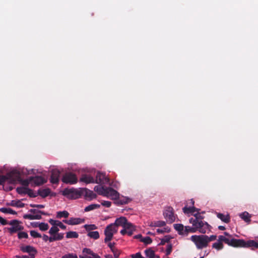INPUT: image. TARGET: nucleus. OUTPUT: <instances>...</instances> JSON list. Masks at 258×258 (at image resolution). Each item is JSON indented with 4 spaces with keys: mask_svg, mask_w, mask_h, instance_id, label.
<instances>
[{
    "mask_svg": "<svg viewBox=\"0 0 258 258\" xmlns=\"http://www.w3.org/2000/svg\"><path fill=\"white\" fill-rule=\"evenodd\" d=\"M189 221L192 224V226L195 227L196 232L199 231L200 233L205 234L208 231H210V225L203 220L199 221L197 219L191 218Z\"/></svg>",
    "mask_w": 258,
    "mask_h": 258,
    "instance_id": "f257e3e1",
    "label": "nucleus"
},
{
    "mask_svg": "<svg viewBox=\"0 0 258 258\" xmlns=\"http://www.w3.org/2000/svg\"><path fill=\"white\" fill-rule=\"evenodd\" d=\"M208 236L206 235H192L190 240L196 244L198 249H201L208 246V243L206 238Z\"/></svg>",
    "mask_w": 258,
    "mask_h": 258,
    "instance_id": "f03ea898",
    "label": "nucleus"
},
{
    "mask_svg": "<svg viewBox=\"0 0 258 258\" xmlns=\"http://www.w3.org/2000/svg\"><path fill=\"white\" fill-rule=\"evenodd\" d=\"M21 224L22 222L18 220H12L9 222L8 221V225L12 226V227L7 228V229L11 234H13L24 229V227Z\"/></svg>",
    "mask_w": 258,
    "mask_h": 258,
    "instance_id": "7ed1b4c3",
    "label": "nucleus"
},
{
    "mask_svg": "<svg viewBox=\"0 0 258 258\" xmlns=\"http://www.w3.org/2000/svg\"><path fill=\"white\" fill-rule=\"evenodd\" d=\"M221 240L223 241V242L227 244L228 245L233 247H242L244 245L245 241L243 239H237L235 238H229L225 236L220 238Z\"/></svg>",
    "mask_w": 258,
    "mask_h": 258,
    "instance_id": "20e7f679",
    "label": "nucleus"
},
{
    "mask_svg": "<svg viewBox=\"0 0 258 258\" xmlns=\"http://www.w3.org/2000/svg\"><path fill=\"white\" fill-rule=\"evenodd\" d=\"M117 231V228H116L114 224H110L108 225L105 229L104 234L105 238L104 242L105 243L110 241L113 237V234Z\"/></svg>",
    "mask_w": 258,
    "mask_h": 258,
    "instance_id": "39448f33",
    "label": "nucleus"
},
{
    "mask_svg": "<svg viewBox=\"0 0 258 258\" xmlns=\"http://www.w3.org/2000/svg\"><path fill=\"white\" fill-rule=\"evenodd\" d=\"M62 194L69 199H76L81 196L80 192L73 188H65L62 191Z\"/></svg>",
    "mask_w": 258,
    "mask_h": 258,
    "instance_id": "423d86ee",
    "label": "nucleus"
},
{
    "mask_svg": "<svg viewBox=\"0 0 258 258\" xmlns=\"http://www.w3.org/2000/svg\"><path fill=\"white\" fill-rule=\"evenodd\" d=\"M62 181L65 183L73 184L77 182L78 179L75 174L67 172L62 176Z\"/></svg>",
    "mask_w": 258,
    "mask_h": 258,
    "instance_id": "0eeeda50",
    "label": "nucleus"
},
{
    "mask_svg": "<svg viewBox=\"0 0 258 258\" xmlns=\"http://www.w3.org/2000/svg\"><path fill=\"white\" fill-rule=\"evenodd\" d=\"M7 181L10 183H15L16 182L13 172L8 173L6 175H0V185H3Z\"/></svg>",
    "mask_w": 258,
    "mask_h": 258,
    "instance_id": "6e6552de",
    "label": "nucleus"
},
{
    "mask_svg": "<svg viewBox=\"0 0 258 258\" xmlns=\"http://www.w3.org/2000/svg\"><path fill=\"white\" fill-rule=\"evenodd\" d=\"M135 230L136 226L132 223L128 222L120 232L122 235H124L126 234L128 236H132Z\"/></svg>",
    "mask_w": 258,
    "mask_h": 258,
    "instance_id": "1a4fd4ad",
    "label": "nucleus"
},
{
    "mask_svg": "<svg viewBox=\"0 0 258 258\" xmlns=\"http://www.w3.org/2000/svg\"><path fill=\"white\" fill-rule=\"evenodd\" d=\"M103 196L110 198L112 200H115L118 198L119 193L111 187H106Z\"/></svg>",
    "mask_w": 258,
    "mask_h": 258,
    "instance_id": "9d476101",
    "label": "nucleus"
},
{
    "mask_svg": "<svg viewBox=\"0 0 258 258\" xmlns=\"http://www.w3.org/2000/svg\"><path fill=\"white\" fill-rule=\"evenodd\" d=\"M163 214L167 222L172 223L175 221V217L172 208L170 207H168L164 211Z\"/></svg>",
    "mask_w": 258,
    "mask_h": 258,
    "instance_id": "9b49d317",
    "label": "nucleus"
},
{
    "mask_svg": "<svg viewBox=\"0 0 258 258\" xmlns=\"http://www.w3.org/2000/svg\"><path fill=\"white\" fill-rule=\"evenodd\" d=\"M109 181V179L106 176L105 173L98 172L96 175L95 183L104 184Z\"/></svg>",
    "mask_w": 258,
    "mask_h": 258,
    "instance_id": "f8f14e48",
    "label": "nucleus"
},
{
    "mask_svg": "<svg viewBox=\"0 0 258 258\" xmlns=\"http://www.w3.org/2000/svg\"><path fill=\"white\" fill-rule=\"evenodd\" d=\"M20 249L23 252L28 253L29 254V255L31 257L32 254H33V258L35 257V255L37 253L36 249L31 245L21 246L20 247Z\"/></svg>",
    "mask_w": 258,
    "mask_h": 258,
    "instance_id": "ddd939ff",
    "label": "nucleus"
},
{
    "mask_svg": "<svg viewBox=\"0 0 258 258\" xmlns=\"http://www.w3.org/2000/svg\"><path fill=\"white\" fill-rule=\"evenodd\" d=\"M60 172L57 169H53L51 171L50 181L53 184L58 183L59 181Z\"/></svg>",
    "mask_w": 258,
    "mask_h": 258,
    "instance_id": "4468645a",
    "label": "nucleus"
},
{
    "mask_svg": "<svg viewBox=\"0 0 258 258\" xmlns=\"http://www.w3.org/2000/svg\"><path fill=\"white\" fill-rule=\"evenodd\" d=\"M30 181H32L35 185L39 186L46 182V180L41 176L30 177Z\"/></svg>",
    "mask_w": 258,
    "mask_h": 258,
    "instance_id": "2eb2a0df",
    "label": "nucleus"
},
{
    "mask_svg": "<svg viewBox=\"0 0 258 258\" xmlns=\"http://www.w3.org/2000/svg\"><path fill=\"white\" fill-rule=\"evenodd\" d=\"M62 221L67 224L73 225L82 223L84 220L79 218H71L69 220H63Z\"/></svg>",
    "mask_w": 258,
    "mask_h": 258,
    "instance_id": "dca6fc26",
    "label": "nucleus"
},
{
    "mask_svg": "<svg viewBox=\"0 0 258 258\" xmlns=\"http://www.w3.org/2000/svg\"><path fill=\"white\" fill-rule=\"evenodd\" d=\"M127 223V220L125 217H121L119 218H117L113 224L116 228L119 226H122L123 228Z\"/></svg>",
    "mask_w": 258,
    "mask_h": 258,
    "instance_id": "f3484780",
    "label": "nucleus"
},
{
    "mask_svg": "<svg viewBox=\"0 0 258 258\" xmlns=\"http://www.w3.org/2000/svg\"><path fill=\"white\" fill-rule=\"evenodd\" d=\"M80 181L87 184L95 183V179L92 176L87 174H83L80 178Z\"/></svg>",
    "mask_w": 258,
    "mask_h": 258,
    "instance_id": "a211bd4d",
    "label": "nucleus"
},
{
    "mask_svg": "<svg viewBox=\"0 0 258 258\" xmlns=\"http://www.w3.org/2000/svg\"><path fill=\"white\" fill-rule=\"evenodd\" d=\"M221 237H224V236H223V235L219 236H218V241L214 243L213 244V245H212V247L213 248H215V249H217V250H221L224 247V245H223V244L222 243L223 242V241L221 240L220 239V238Z\"/></svg>",
    "mask_w": 258,
    "mask_h": 258,
    "instance_id": "6ab92c4d",
    "label": "nucleus"
},
{
    "mask_svg": "<svg viewBox=\"0 0 258 258\" xmlns=\"http://www.w3.org/2000/svg\"><path fill=\"white\" fill-rule=\"evenodd\" d=\"M15 179H16V181H18L21 182V183L24 186V187H27L28 186L29 183L30 182H32V181H30V178L28 179H22L20 175L19 174L15 175H14Z\"/></svg>",
    "mask_w": 258,
    "mask_h": 258,
    "instance_id": "aec40b11",
    "label": "nucleus"
},
{
    "mask_svg": "<svg viewBox=\"0 0 258 258\" xmlns=\"http://www.w3.org/2000/svg\"><path fill=\"white\" fill-rule=\"evenodd\" d=\"M182 210L185 214L191 213L194 215L195 214L194 213L195 212H197V213L200 212V209H198L194 206H192V207H187L185 206L184 208H183Z\"/></svg>",
    "mask_w": 258,
    "mask_h": 258,
    "instance_id": "412c9836",
    "label": "nucleus"
},
{
    "mask_svg": "<svg viewBox=\"0 0 258 258\" xmlns=\"http://www.w3.org/2000/svg\"><path fill=\"white\" fill-rule=\"evenodd\" d=\"M49 223L51 224L53 226H58L61 229H63V230H65L66 229V226H65L64 225H63L60 221H58V220H53V219H50L48 221Z\"/></svg>",
    "mask_w": 258,
    "mask_h": 258,
    "instance_id": "4be33fe9",
    "label": "nucleus"
},
{
    "mask_svg": "<svg viewBox=\"0 0 258 258\" xmlns=\"http://www.w3.org/2000/svg\"><path fill=\"white\" fill-rule=\"evenodd\" d=\"M115 203L118 205H122L126 204L129 203L130 201V200L128 198L123 197L119 198V196H118V198L117 199L115 200Z\"/></svg>",
    "mask_w": 258,
    "mask_h": 258,
    "instance_id": "5701e85b",
    "label": "nucleus"
},
{
    "mask_svg": "<svg viewBox=\"0 0 258 258\" xmlns=\"http://www.w3.org/2000/svg\"><path fill=\"white\" fill-rule=\"evenodd\" d=\"M50 193V189L48 188L44 189H39L38 190V196H40L42 198L47 197Z\"/></svg>",
    "mask_w": 258,
    "mask_h": 258,
    "instance_id": "b1692460",
    "label": "nucleus"
},
{
    "mask_svg": "<svg viewBox=\"0 0 258 258\" xmlns=\"http://www.w3.org/2000/svg\"><path fill=\"white\" fill-rule=\"evenodd\" d=\"M243 247H254L258 248V243L254 240H248L246 242L245 241V244Z\"/></svg>",
    "mask_w": 258,
    "mask_h": 258,
    "instance_id": "393cba45",
    "label": "nucleus"
},
{
    "mask_svg": "<svg viewBox=\"0 0 258 258\" xmlns=\"http://www.w3.org/2000/svg\"><path fill=\"white\" fill-rule=\"evenodd\" d=\"M7 205L19 208H23L25 206V204L22 203L20 201L12 200L11 203H8Z\"/></svg>",
    "mask_w": 258,
    "mask_h": 258,
    "instance_id": "a878e982",
    "label": "nucleus"
},
{
    "mask_svg": "<svg viewBox=\"0 0 258 258\" xmlns=\"http://www.w3.org/2000/svg\"><path fill=\"white\" fill-rule=\"evenodd\" d=\"M23 218L25 219L39 220L42 218V217H41V215L40 214H36V215L25 214L23 216Z\"/></svg>",
    "mask_w": 258,
    "mask_h": 258,
    "instance_id": "bb28decb",
    "label": "nucleus"
},
{
    "mask_svg": "<svg viewBox=\"0 0 258 258\" xmlns=\"http://www.w3.org/2000/svg\"><path fill=\"white\" fill-rule=\"evenodd\" d=\"M217 216L218 218L226 223H228L230 222V218L229 215H224L222 213H218Z\"/></svg>",
    "mask_w": 258,
    "mask_h": 258,
    "instance_id": "cd10ccee",
    "label": "nucleus"
},
{
    "mask_svg": "<svg viewBox=\"0 0 258 258\" xmlns=\"http://www.w3.org/2000/svg\"><path fill=\"white\" fill-rule=\"evenodd\" d=\"M85 196L86 198H88L89 200L95 199L96 198V195L93 191L85 189Z\"/></svg>",
    "mask_w": 258,
    "mask_h": 258,
    "instance_id": "c85d7f7f",
    "label": "nucleus"
},
{
    "mask_svg": "<svg viewBox=\"0 0 258 258\" xmlns=\"http://www.w3.org/2000/svg\"><path fill=\"white\" fill-rule=\"evenodd\" d=\"M239 217L247 223L250 222V215L247 212H244L239 215Z\"/></svg>",
    "mask_w": 258,
    "mask_h": 258,
    "instance_id": "c756f323",
    "label": "nucleus"
},
{
    "mask_svg": "<svg viewBox=\"0 0 258 258\" xmlns=\"http://www.w3.org/2000/svg\"><path fill=\"white\" fill-rule=\"evenodd\" d=\"M174 228L176 231L178 232L179 234L184 235V227L182 224H174Z\"/></svg>",
    "mask_w": 258,
    "mask_h": 258,
    "instance_id": "7c9ffc66",
    "label": "nucleus"
},
{
    "mask_svg": "<svg viewBox=\"0 0 258 258\" xmlns=\"http://www.w3.org/2000/svg\"><path fill=\"white\" fill-rule=\"evenodd\" d=\"M94 190L96 191L99 195L104 196L106 187L96 185L94 187Z\"/></svg>",
    "mask_w": 258,
    "mask_h": 258,
    "instance_id": "2f4dec72",
    "label": "nucleus"
},
{
    "mask_svg": "<svg viewBox=\"0 0 258 258\" xmlns=\"http://www.w3.org/2000/svg\"><path fill=\"white\" fill-rule=\"evenodd\" d=\"M184 232V235L186 236L188 235V233H195L196 232V231L193 226H192V227L185 226Z\"/></svg>",
    "mask_w": 258,
    "mask_h": 258,
    "instance_id": "473e14b6",
    "label": "nucleus"
},
{
    "mask_svg": "<svg viewBox=\"0 0 258 258\" xmlns=\"http://www.w3.org/2000/svg\"><path fill=\"white\" fill-rule=\"evenodd\" d=\"M100 206L99 204H91L86 207H85L84 211L85 212H89L96 209L100 208Z\"/></svg>",
    "mask_w": 258,
    "mask_h": 258,
    "instance_id": "72a5a7b5",
    "label": "nucleus"
},
{
    "mask_svg": "<svg viewBox=\"0 0 258 258\" xmlns=\"http://www.w3.org/2000/svg\"><path fill=\"white\" fill-rule=\"evenodd\" d=\"M69 213L67 211H59L57 212L56 217L57 218H61L62 217L68 218L69 217Z\"/></svg>",
    "mask_w": 258,
    "mask_h": 258,
    "instance_id": "f704fd0d",
    "label": "nucleus"
},
{
    "mask_svg": "<svg viewBox=\"0 0 258 258\" xmlns=\"http://www.w3.org/2000/svg\"><path fill=\"white\" fill-rule=\"evenodd\" d=\"M0 212L4 213H9L13 215L17 214V212L11 208H0Z\"/></svg>",
    "mask_w": 258,
    "mask_h": 258,
    "instance_id": "c9c22d12",
    "label": "nucleus"
},
{
    "mask_svg": "<svg viewBox=\"0 0 258 258\" xmlns=\"http://www.w3.org/2000/svg\"><path fill=\"white\" fill-rule=\"evenodd\" d=\"M79 237V234L75 231H69L67 233L66 237L67 238H77Z\"/></svg>",
    "mask_w": 258,
    "mask_h": 258,
    "instance_id": "e433bc0d",
    "label": "nucleus"
},
{
    "mask_svg": "<svg viewBox=\"0 0 258 258\" xmlns=\"http://www.w3.org/2000/svg\"><path fill=\"white\" fill-rule=\"evenodd\" d=\"M88 236L94 239H97L99 238V233L98 231H91L88 233Z\"/></svg>",
    "mask_w": 258,
    "mask_h": 258,
    "instance_id": "4c0bfd02",
    "label": "nucleus"
},
{
    "mask_svg": "<svg viewBox=\"0 0 258 258\" xmlns=\"http://www.w3.org/2000/svg\"><path fill=\"white\" fill-rule=\"evenodd\" d=\"M145 253L146 255L149 258H153L155 255L154 251L151 248L146 249L145 250Z\"/></svg>",
    "mask_w": 258,
    "mask_h": 258,
    "instance_id": "58836bf2",
    "label": "nucleus"
},
{
    "mask_svg": "<svg viewBox=\"0 0 258 258\" xmlns=\"http://www.w3.org/2000/svg\"><path fill=\"white\" fill-rule=\"evenodd\" d=\"M29 188L26 187H18L16 191L19 194H27Z\"/></svg>",
    "mask_w": 258,
    "mask_h": 258,
    "instance_id": "ea45409f",
    "label": "nucleus"
},
{
    "mask_svg": "<svg viewBox=\"0 0 258 258\" xmlns=\"http://www.w3.org/2000/svg\"><path fill=\"white\" fill-rule=\"evenodd\" d=\"M38 227L41 231H45L48 230L49 225L47 223L42 222L39 224Z\"/></svg>",
    "mask_w": 258,
    "mask_h": 258,
    "instance_id": "a19ab883",
    "label": "nucleus"
},
{
    "mask_svg": "<svg viewBox=\"0 0 258 258\" xmlns=\"http://www.w3.org/2000/svg\"><path fill=\"white\" fill-rule=\"evenodd\" d=\"M82 252L83 254H88L92 255L93 257H95L94 255H97L96 253L93 252L92 250H91L90 248H84Z\"/></svg>",
    "mask_w": 258,
    "mask_h": 258,
    "instance_id": "79ce46f5",
    "label": "nucleus"
},
{
    "mask_svg": "<svg viewBox=\"0 0 258 258\" xmlns=\"http://www.w3.org/2000/svg\"><path fill=\"white\" fill-rule=\"evenodd\" d=\"M59 228L53 226L49 230V233L50 235H55L59 231Z\"/></svg>",
    "mask_w": 258,
    "mask_h": 258,
    "instance_id": "37998d69",
    "label": "nucleus"
},
{
    "mask_svg": "<svg viewBox=\"0 0 258 258\" xmlns=\"http://www.w3.org/2000/svg\"><path fill=\"white\" fill-rule=\"evenodd\" d=\"M170 239H171V237L170 236H169V235L165 236L161 240V242L159 243V245H164L165 244V243L168 242L170 241Z\"/></svg>",
    "mask_w": 258,
    "mask_h": 258,
    "instance_id": "c03bdc74",
    "label": "nucleus"
},
{
    "mask_svg": "<svg viewBox=\"0 0 258 258\" xmlns=\"http://www.w3.org/2000/svg\"><path fill=\"white\" fill-rule=\"evenodd\" d=\"M140 241L143 242L145 244H150L152 242V239L148 236L142 237V238L140 239Z\"/></svg>",
    "mask_w": 258,
    "mask_h": 258,
    "instance_id": "a18cd8bd",
    "label": "nucleus"
},
{
    "mask_svg": "<svg viewBox=\"0 0 258 258\" xmlns=\"http://www.w3.org/2000/svg\"><path fill=\"white\" fill-rule=\"evenodd\" d=\"M170 231V228L168 227H164L163 229H157V232L158 233H169Z\"/></svg>",
    "mask_w": 258,
    "mask_h": 258,
    "instance_id": "49530a36",
    "label": "nucleus"
},
{
    "mask_svg": "<svg viewBox=\"0 0 258 258\" xmlns=\"http://www.w3.org/2000/svg\"><path fill=\"white\" fill-rule=\"evenodd\" d=\"M29 212L33 214L39 213L43 215H47L48 214L43 211L37 210L35 209H31L29 210Z\"/></svg>",
    "mask_w": 258,
    "mask_h": 258,
    "instance_id": "de8ad7c7",
    "label": "nucleus"
},
{
    "mask_svg": "<svg viewBox=\"0 0 258 258\" xmlns=\"http://www.w3.org/2000/svg\"><path fill=\"white\" fill-rule=\"evenodd\" d=\"M30 235L34 238H41V235L35 230H31L30 232Z\"/></svg>",
    "mask_w": 258,
    "mask_h": 258,
    "instance_id": "09e8293b",
    "label": "nucleus"
},
{
    "mask_svg": "<svg viewBox=\"0 0 258 258\" xmlns=\"http://www.w3.org/2000/svg\"><path fill=\"white\" fill-rule=\"evenodd\" d=\"M18 237L20 239L22 238H27L28 237V235L25 232H19L18 233Z\"/></svg>",
    "mask_w": 258,
    "mask_h": 258,
    "instance_id": "8fccbe9b",
    "label": "nucleus"
},
{
    "mask_svg": "<svg viewBox=\"0 0 258 258\" xmlns=\"http://www.w3.org/2000/svg\"><path fill=\"white\" fill-rule=\"evenodd\" d=\"M27 194L30 197H31V198H35L37 196H38V192L37 193H36V192H34L33 190L29 188L27 192Z\"/></svg>",
    "mask_w": 258,
    "mask_h": 258,
    "instance_id": "3c124183",
    "label": "nucleus"
},
{
    "mask_svg": "<svg viewBox=\"0 0 258 258\" xmlns=\"http://www.w3.org/2000/svg\"><path fill=\"white\" fill-rule=\"evenodd\" d=\"M63 258H78L76 253H69L63 255Z\"/></svg>",
    "mask_w": 258,
    "mask_h": 258,
    "instance_id": "603ef678",
    "label": "nucleus"
},
{
    "mask_svg": "<svg viewBox=\"0 0 258 258\" xmlns=\"http://www.w3.org/2000/svg\"><path fill=\"white\" fill-rule=\"evenodd\" d=\"M112 252L113 253L114 258H118L120 255V251L117 249L116 247L112 249L111 250Z\"/></svg>",
    "mask_w": 258,
    "mask_h": 258,
    "instance_id": "864d4df0",
    "label": "nucleus"
},
{
    "mask_svg": "<svg viewBox=\"0 0 258 258\" xmlns=\"http://www.w3.org/2000/svg\"><path fill=\"white\" fill-rule=\"evenodd\" d=\"M84 227L87 231H90L97 229V226L95 225H85Z\"/></svg>",
    "mask_w": 258,
    "mask_h": 258,
    "instance_id": "5fc2aeb1",
    "label": "nucleus"
},
{
    "mask_svg": "<svg viewBox=\"0 0 258 258\" xmlns=\"http://www.w3.org/2000/svg\"><path fill=\"white\" fill-rule=\"evenodd\" d=\"M57 241L61 240L63 238L64 234L63 233H58L57 232L56 234L54 235Z\"/></svg>",
    "mask_w": 258,
    "mask_h": 258,
    "instance_id": "6e6d98bb",
    "label": "nucleus"
},
{
    "mask_svg": "<svg viewBox=\"0 0 258 258\" xmlns=\"http://www.w3.org/2000/svg\"><path fill=\"white\" fill-rule=\"evenodd\" d=\"M194 216L195 217L194 219H197L199 221L203 220L204 218L203 216L201 215L199 212L194 214Z\"/></svg>",
    "mask_w": 258,
    "mask_h": 258,
    "instance_id": "4d7b16f0",
    "label": "nucleus"
},
{
    "mask_svg": "<svg viewBox=\"0 0 258 258\" xmlns=\"http://www.w3.org/2000/svg\"><path fill=\"white\" fill-rule=\"evenodd\" d=\"M166 225L165 222L163 221H158L155 222V226L157 227H163Z\"/></svg>",
    "mask_w": 258,
    "mask_h": 258,
    "instance_id": "13d9d810",
    "label": "nucleus"
},
{
    "mask_svg": "<svg viewBox=\"0 0 258 258\" xmlns=\"http://www.w3.org/2000/svg\"><path fill=\"white\" fill-rule=\"evenodd\" d=\"M172 249V246L171 244H169L167 245V247L166 250V254L167 255H169Z\"/></svg>",
    "mask_w": 258,
    "mask_h": 258,
    "instance_id": "bf43d9fd",
    "label": "nucleus"
},
{
    "mask_svg": "<svg viewBox=\"0 0 258 258\" xmlns=\"http://www.w3.org/2000/svg\"><path fill=\"white\" fill-rule=\"evenodd\" d=\"M101 205L105 207L109 208L111 205V202L109 201H103L101 202Z\"/></svg>",
    "mask_w": 258,
    "mask_h": 258,
    "instance_id": "052dcab7",
    "label": "nucleus"
},
{
    "mask_svg": "<svg viewBox=\"0 0 258 258\" xmlns=\"http://www.w3.org/2000/svg\"><path fill=\"white\" fill-rule=\"evenodd\" d=\"M217 236L216 235H212L210 236H208V238H206L208 241V243H209L210 241H214L216 239Z\"/></svg>",
    "mask_w": 258,
    "mask_h": 258,
    "instance_id": "680f3d73",
    "label": "nucleus"
},
{
    "mask_svg": "<svg viewBox=\"0 0 258 258\" xmlns=\"http://www.w3.org/2000/svg\"><path fill=\"white\" fill-rule=\"evenodd\" d=\"M0 223L3 225H8V221L0 216Z\"/></svg>",
    "mask_w": 258,
    "mask_h": 258,
    "instance_id": "e2e57ef3",
    "label": "nucleus"
},
{
    "mask_svg": "<svg viewBox=\"0 0 258 258\" xmlns=\"http://www.w3.org/2000/svg\"><path fill=\"white\" fill-rule=\"evenodd\" d=\"M132 258H141V253L140 252H137L135 254H133L131 255Z\"/></svg>",
    "mask_w": 258,
    "mask_h": 258,
    "instance_id": "0e129e2a",
    "label": "nucleus"
},
{
    "mask_svg": "<svg viewBox=\"0 0 258 258\" xmlns=\"http://www.w3.org/2000/svg\"><path fill=\"white\" fill-rule=\"evenodd\" d=\"M50 237H48V240L50 242L57 241L54 235H51Z\"/></svg>",
    "mask_w": 258,
    "mask_h": 258,
    "instance_id": "69168bd1",
    "label": "nucleus"
},
{
    "mask_svg": "<svg viewBox=\"0 0 258 258\" xmlns=\"http://www.w3.org/2000/svg\"><path fill=\"white\" fill-rule=\"evenodd\" d=\"M15 257L16 258H33V254H32V257L30 256V255L27 256V255H16Z\"/></svg>",
    "mask_w": 258,
    "mask_h": 258,
    "instance_id": "338daca9",
    "label": "nucleus"
},
{
    "mask_svg": "<svg viewBox=\"0 0 258 258\" xmlns=\"http://www.w3.org/2000/svg\"><path fill=\"white\" fill-rule=\"evenodd\" d=\"M114 244H115L114 242H113V243L110 242L108 244V246L110 248L111 251L112 250V249H113L115 248L114 247Z\"/></svg>",
    "mask_w": 258,
    "mask_h": 258,
    "instance_id": "774afa93",
    "label": "nucleus"
}]
</instances>
